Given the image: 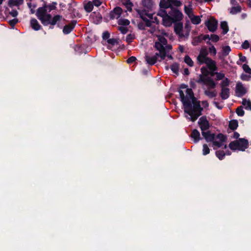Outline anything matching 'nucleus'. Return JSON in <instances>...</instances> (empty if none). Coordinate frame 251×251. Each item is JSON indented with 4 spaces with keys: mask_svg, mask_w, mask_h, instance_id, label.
<instances>
[{
    "mask_svg": "<svg viewBox=\"0 0 251 251\" xmlns=\"http://www.w3.org/2000/svg\"><path fill=\"white\" fill-rule=\"evenodd\" d=\"M231 51L230 47L228 46H226L222 48V54L224 57L228 55Z\"/></svg>",
    "mask_w": 251,
    "mask_h": 251,
    "instance_id": "34",
    "label": "nucleus"
},
{
    "mask_svg": "<svg viewBox=\"0 0 251 251\" xmlns=\"http://www.w3.org/2000/svg\"><path fill=\"white\" fill-rule=\"evenodd\" d=\"M136 60V58L135 56H132L127 59L126 62L128 64H132L133 62H134Z\"/></svg>",
    "mask_w": 251,
    "mask_h": 251,
    "instance_id": "62",
    "label": "nucleus"
},
{
    "mask_svg": "<svg viewBox=\"0 0 251 251\" xmlns=\"http://www.w3.org/2000/svg\"><path fill=\"white\" fill-rule=\"evenodd\" d=\"M159 6L161 8H164L165 9L168 8H170L171 9L172 7H173V5L170 4L167 0H160Z\"/></svg>",
    "mask_w": 251,
    "mask_h": 251,
    "instance_id": "20",
    "label": "nucleus"
},
{
    "mask_svg": "<svg viewBox=\"0 0 251 251\" xmlns=\"http://www.w3.org/2000/svg\"><path fill=\"white\" fill-rule=\"evenodd\" d=\"M198 83H203L207 85L210 88L214 89L216 86V83L211 77H207L206 79H203L202 78L196 80Z\"/></svg>",
    "mask_w": 251,
    "mask_h": 251,
    "instance_id": "6",
    "label": "nucleus"
},
{
    "mask_svg": "<svg viewBox=\"0 0 251 251\" xmlns=\"http://www.w3.org/2000/svg\"><path fill=\"white\" fill-rule=\"evenodd\" d=\"M220 27L223 30L222 33L223 34H226L229 30L227 23L226 21L221 22Z\"/></svg>",
    "mask_w": 251,
    "mask_h": 251,
    "instance_id": "23",
    "label": "nucleus"
},
{
    "mask_svg": "<svg viewBox=\"0 0 251 251\" xmlns=\"http://www.w3.org/2000/svg\"><path fill=\"white\" fill-rule=\"evenodd\" d=\"M76 24V21L75 20L72 21L70 23L65 25L63 29V32L64 34H68L71 32V31L75 28Z\"/></svg>",
    "mask_w": 251,
    "mask_h": 251,
    "instance_id": "10",
    "label": "nucleus"
},
{
    "mask_svg": "<svg viewBox=\"0 0 251 251\" xmlns=\"http://www.w3.org/2000/svg\"><path fill=\"white\" fill-rule=\"evenodd\" d=\"M201 134L207 142H213L215 139V134L210 131L201 132Z\"/></svg>",
    "mask_w": 251,
    "mask_h": 251,
    "instance_id": "13",
    "label": "nucleus"
},
{
    "mask_svg": "<svg viewBox=\"0 0 251 251\" xmlns=\"http://www.w3.org/2000/svg\"><path fill=\"white\" fill-rule=\"evenodd\" d=\"M215 154L219 160H222L224 158L226 153L224 151L219 150L216 151Z\"/></svg>",
    "mask_w": 251,
    "mask_h": 251,
    "instance_id": "35",
    "label": "nucleus"
},
{
    "mask_svg": "<svg viewBox=\"0 0 251 251\" xmlns=\"http://www.w3.org/2000/svg\"><path fill=\"white\" fill-rule=\"evenodd\" d=\"M238 146H239L238 141H237V140L235 141H231L229 143L228 147L231 150L235 151L237 150H238Z\"/></svg>",
    "mask_w": 251,
    "mask_h": 251,
    "instance_id": "31",
    "label": "nucleus"
},
{
    "mask_svg": "<svg viewBox=\"0 0 251 251\" xmlns=\"http://www.w3.org/2000/svg\"><path fill=\"white\" fill-rule=\"evenodd\" d=\"M219 36L216 34H211L210 36V40L213 42L216 43L219 41Z\"/></svg>",
    "mask_w": 251,
    "mask_h": 251,
    "instance_id": "53",
    "label": "nucleus"
},
{
    "mask_svg": "<svg viewBox=\"0 0 251 251\" xmlns=\"http://www.w3.org/2000/svg\"><path fill=\"white\" fill-rule=\"evenodd\" d=\"M184 61L189 66L193 67L194 66V62L189 55L185 56Z\"/></svg>",
    "mask_w": 251,
    "mask_h": 251,
    "instance_id": "36",
    "label": "nucleus"
},
{
    "mask_svg": "<svg viewBox=\"0 0 251 251\" xmlns=\"http://www.w3.org/2000/svg\"><path fill=\"white\" fill-rule=\"evenodd\" d=\"M204 94L210 98L215 97L217 95V93L215 90L210 91L209 90H205L204 92Z\"/></svg>",
    "mask_w": 251,
    "mask_h": 251,
    "instance_id": "33",
    "label": "nucleus"
},
{
    "mask_svg": "<svg viewBox=\"0 0 251 251\" xmlns=\"http://www.w3.org/2000/svg\"><path fill=\"white\" fill-rule=\"evenodd\" d=\"M238 126V122L237 120H232L229 121L228 127L230 129L235 130L237 128Z\"/></svg>",
    "mask_w": 251,
    "mask_h": 251,
    "instance_id": "22",
    "label": "nucleus"
},
{
    "mask_svg": "<svg viewBox=\"0 0 251 251\" xmlns=\"http://www.w3.org/2000/svg\"><path fill=\"white\" fill-rule=\"evenodd\" d=\"M210 152V149L208 148L207 145L204 144L202 146V154L203 155H206L209 153Z\"/></svg>",
    "mask_w": 251,
    "mask_h": 251,
    "instance_id": "46",
    "label": "nucleus"
},
{
    "mask_svg": "<svg viewBox=\"0 0 251 251\" xmlns=\"http://www.w3.org/2000/svg\"><path fill=\"white\" fill-rule=\"evenodd\" d=\"M8 4L10 7L14 6H19L20 5L16 0H8Z\"/></svg>",
    "mask_w": 251,
    "mask_h": 251,
    "instance_id": "49",
    "label": "nucleus"
},
{
    "mask_svg": "<svg viewBox=\"0 0 251 251\" xmlns=\"http://www.w3.org/2000/svg\"><path fill=\"white\" fill-rule=\"evenodd\" d=\"M245 108L246 110H251V101L249 100L247 102L246 105H245Z\"/></svg>",
    "mask_w": 251,
    "mask_h": 251,
    "instance_id": "64",
    "label": "nucleus"
},
{
    "mask_svg": "<svg viewBox=\"0 0 251 251\" xmlns=\"http://www.w3.org/2000/svg\"><path fill=\"white\" fill-rule=\"evenodd\" d=\"M179 67V64L176 62H175L170 66V69L174 74L178 75Z\"/></svg>",
    "mask_w": 251,
    "mask_h": 251,
    "instance_id": "28",
    "label": "nucleus"
},
{
    "mask_svg": "<svg viewBox=\"0 0 251 251\" xmlns=\"http://www.w3.org/2000/svg\"><path fill=\"white\" fill-rule=\"evenodd\" d=\"M191 22L194 25H198L201 22L200 17L198 16H194L193 18H191Z\"/></svg>",
    "mask_w": 251,
    "mask_h": 251,
    "instance_id": "39",
    "label": "nucleus"
},
{
    "mask_svg": "<svg viewBox=\"0 0 251 251\" xmlns=\"http://www.w3.org/2000/svg\"><path fill=\"white\" fill-rule=\"evenodd\" d=\"M143 21L145 22V25L147 27H151L153 22L148 19L147 18H143Z\"/></svg>",
    "mask_w": 251,
    "mask_h": 251,
    "instance_id": "56",
    "label": "nucleus"
},
{
    "mask_svg": "<svg viewBox=\"0 0 251 251\" xmlns=\"http://www.w3.org/2000/svg\"><path fill=\"white\" fill-rule=\"evenodd\" d=\"M230 84V80L227 78L225 77L223 80L221 82L220 85L221 88H227Z\"/></svg>",
    "mask_w": 251,
    "mask_h": 251,
    "instance_id": "29",
    "label": "nucleus"
},
{
    "mask_svg": "<svg viewBox=\"0 0 251 251\" xmlns=\"http://www.w3.org/2000/svg\"><path fill=\"white\" fill-rule=\"evenodd\" d=\"M47 4H45L42 7H40L37 10L36 15L37 18L41 21L44 26L50 25V28L53 29L54 26L57 25V27L59 26L62 16L59 15H56L52 17L51 14H47Z\"/></svg>",
    "mask_w": 251,
    "mask_h": 251,
    "instance_id": "1",
    "label": "nucleus"
},
{
    "mask_svg": "<svg viewBox=\"0 0 251 251\" xmlns=\"http://www.w3.org/2000/svg\"><path fill=\"white\" fill-rule=\"evenodd\" d=\"M118 23L119 25L126 26L129 25L130 22L127 19H120L119 20Z\"/></svg>",
    "mask_w": 251,
    "mask_h": 251,
    "instance_id": "37",
    "label": "nucleus"
},
{
    "mask_svg": "<svg viewBox=\"0 0 251 251\" xmlns=\"http://www.w3.org/2000/svg\"><path fill=\"white\" fill-rule=\"evenodd\" d=\"M241 10L242 8L240 5H237V6H232L231 7L229 12L232 15H235L241 12Z\"/></svg>",
    "mask_w": 251,
    "mask_h": 251,
    "instance_id": "26",
    "label": "nucleus"
},
{
    "mask_svg": "<svg viewBox=\"0 0 251 251\" xmlns=\"http://www.w3.org/2000/svg\"><path fill=\"white\" fill-rule=\"evenodd\" d=\"M209 75H210L211 76H214L216 75V73H217V72H216L218 70V67H216L215 69H209Z\"/></svg>",
    "mask_w": 251,
    "mask_h": 251,
    "instance_id": "60",
    "label": "nucleus"
},
{
    "mask_svg": "<svg viewBox=\"0 0 251 251\" xmlns=\"http://www.w3.org/2000/svg\"><path fill=\"white\" fill-rule=\"evenodd\" d=\"M205 25L210 31L214 32L217 28L218 21L214 18H211L205 21Z\"/></svg>",
    "mask_w": 251,
    "mask_h": 251,
    "instance_id": "5",
    "label": "nucleus"
},
{
    "mask_svg": "<svg viewBox=\"0 0 251 251\" xmlns=\"http://www.w3.org/2000/svg\"><path fill=\"white\" fill-rule=\"evenodd\" d=\"M242 80L248 81L250 79V76L246 74H242L240 76Z\"/></svg>",
    "mask_w": 251,
    "mask_h": 251,
    "instance_id": "63",
    "label": "nucleus"
},
{
    "mask_svg": "<svg viewBox=\"0 0 251 251\" xmlns=\"http://www.w3.org/2000/svg\"><path fill=\"white\" fill-rule=\"evenodd\" d=\"M198 124L201 132H205V131L208 130L210 127L209 123L205 116H202L199 119Z\"/></svg>",
    "mask_w": 251,
    "mask_h": 251,
    "instance_id": "4",
    "label": "nucleus"
},
{
    "mask_svg": "<svg viewBox=\"0 0 251 251\" xmlns=\"http://www.w3.org/2000/svg\"><path fill=\"white\" fill-rule=\"evenodd\" d=\"M173 23L171 17L170 15L166 16L164 18H163V24L166 26H169Z\"/></svg>",
    "mask_w": 251,
    "mask_h": 251,
    "instance_id": "24",
    "label": "nucleus"
},
{
    "mask_svg": "<svg viewBox=\"0 0 251 251\" xmlns=\"http://www.w3.org/2000/svg\"><path fill=\"white\" fill-rule=\"evenodd\" d=\"M225 77V75L224 73L221 72H217L216 73V80H223Z\"/></svg>",
    "mask_w": 251,
    "mask_h": 251,
    "instance_id": "45",
    "label": "nucleus"
},
{
    "mask_svg": "<svg viewBox=\"0 0 251 251\" xmlns=\"http://www.w3.org/2000/svg\"><path fill=\"white\" fill-rule=\"evenodd\" d=\"M236 113L239 116H243L245 114V112L243 110V107L242 106H239L236 109Z\"/></svg>",
    "mask_w": 251,
    "mask_h": 251,
    "instance_id": "42",
    "label": "nucleus"
},
{
    "mask_svg": "<svg viewBox=\"0 0 251 251\" xmlns=\"http://www.w3.org/2000/svg\"><path fill=\"white\" fill-rule=\"evenodd\" d=\"M183 28V25L182 23H177L175 24L174 26V30L176 34H179L181 36H183V35L180 33L182 31Z\"/></svg>",
    "mask_w": 251,
    "mask_h": 251,
    "instance_id": "21",
    "label": "nucleus"
},
{
    "mask_svg": "<svg viewBox=\"0 0 251 251\" xmlns=\"http://www.w3.org/2000/svg\"><path fill=\"white\" fill-rule=\"evenodd\" d=\"M184 11L185 13L190 17V15L192 13V9L188 8L186 5L184 6Z\"/></svg>",
    "mask_w": 251,
    "mask_h": 251,
    "instance_id": "58",
    "label": "nucleus"
},
{
    "mask_svg": "<svg viewBox=\"0 0 251 251\" xmlns=\"http://www.w3.org/2000/svg\"><path fill=\"white\" fill-rule=\"evenodd\" d=\"M143 6L146 8L148 11L151 10L152 7V2L151 0H142Z\"/></svg>",
    "mask_w": 251,
    "mask_h": 251,
    "instance_id": "25",
    "label": "nucleus"
},
{
    "mask_svg": "<svg viewBox=\"0 0 251 251\" xmlns=\"http://www.w3.org/2000/svg\"><path fill=\"white\" fill-rule=\"evenodd\" d=\"M118 29L123 34H125L128 32L127 28L123 26H119Z\"/></svg>",
    "mask_w": 251,
    "mask_h": 251,
    "instance_id": "52",
    "label": "nucleus"
},
{
    "mask_svg": "<svg viewBox=\"0 0 251 251\" xmlns=\"http://www.w3.org/2000/svg\"><path fill=\"white\" fill-rule=\"evenodd\" d=\"M154 47L155 49L160 52H163L166 50V49L164 47V45H162L160 42H155V44Z\"/></svg>",
    "mask_w": 251,
    "mask_h": 251,
    "instance_id": "30",
    "label": "nucleus"
},
{
    "mask_svg": "<svg viewBox=\"0 0 251 251\" xmlns=\"http://www.w3.org/2000/svg\"><path fill=\"white\" fill-rule=\"evenodd\" d=\"M123 12L122 9L120 7H116L110 13L111 19H114L117 16V18H119Z\"/></svg>",
    "mask_w": 251,
    "mask_h": 251,
    "instance_id": "14",
    "label": "nucleus"
},
{
    "mask_svg": "<svg viewBox=\"0 0 251 251\" xmlns=\"http://www.w3.org/2000/svg\"><path fill=\"white\" fill-rule=\"evenodd\" d=\"M30 25L31 27L36 31H38L41 29L42 26L39 24L37 20L35 18H32L30 20Z\"/></svg>",
    "mask_w": 251,
    "mask_h": 251,
    "instance_id": "17",
    "label": "nucleus"
},
{
    "mask_svg": "<svg viewBox=\"0 0 251 251\" xmlns=\"http://www.w3.org/2000/svg\"><path fill=\"white\" fill-rule=\"evenodd\" d=\"M186 93L187 95L188 96V98H192L194 96L193 90L191 88H187L186 90Z\"/></svg>",
    "mask_w": 251,
    "mask_h": 251,
    "instance_id": "57",
    "label": "nucleus"
},
{
    "mask_svg": "<svg viewBox=\"0 0 251 251\" xmlns=\"http://www.w3.org/2000/svg\"><path fill=\"white\" fill-rule=\"evenodd\" d=\"M138 14L139 15L140 17L143 20V18H146L145 16H149V14L145 9L139 10L137 11Z\"/></svg>",
    "mask_w": 251,
    "mask_h": 251,
    "instance_id": "38",
    "label": "nucleus"
},
{
    "mask_svg": "<svg viewBox=\"0 0 251 251\" xmlns=\"http://www.w3.org/2000/svg\"><path fill=\"white\" fill-rule=\"evenodd\" d=\"M244 71L249 74H251V69L250 68L248 65L244 64L242 66Z\"/></svg>",
    "mask_w": 251,
    "mask_h": 251,
    "instance_id": "51",
    "label": "nucleus"
},
{
    "mask_svg": "<svg viewBox=\"0 0 251 251\" xmlns=\"http://www.w3.org/2000/svg\"><path fill=\"white\" fill-rule=\"evenodd\" d=\"M208 68L205 66H202L201 68V74L200 75H199V78L201 79V78H202V79H206V77H209V70H208Z\"/></svg>",
    "mask_w": 251,
    "mask_h": 251,
    "instance_id": "18",
    "label": "nucleus"
},
{
    "mask_svg": "<svg viewBox=\"0 0 251 251\" xmlns=\"http://www.w3.org/2000/svg\"><path fill=\"white\" fill-rule=\"evenodd\" d=\"M168 15H169V14L167 13V11H166V10L165 9H163V10L162 9L160 10L157 14L158 16H159L162 17V18H164L165 17H166V16H167Z\"/></svg>",
    "mask_w": 251,
    "mask_h": 251,
    "instance_id": "50",
    "label": "nucleus"
},
{
    "mask_svg": "<svg viewBox=\"0 0 251 251\" xmlns=\"http://www.w3.org/2000/svg\"><path fill=\"white\" fill-rule=\"evenodd\" d=\"M242 48L244 49H248L250 47V44L248 40H245L242 44Z\"/></svg>",
    "mask_w": 251,
    "mask_h": 251,
    "instance_id": "61",
    "label": "nucleus"
},
{
    "mask_svg": "<svg viewBox=\"0 0 251 251\" xmlns=\"http://www.w3.org/2000/svg\"><path fill=\"white\" fill-rule=\"evenodd\" d=\"M171 4L176 7L180 6L182 5V3L180 0H167Z\"/></svg>",
    "mask_w": 251,
    "mask_h": 251,
    "instance_id": "41",
    "label": "nucleus"
},
{
    "mask_svg": "<svg viewBox=\"0 0 251 251\" xmlns=\"http://www.w3.org/2000/svg\"><path fill=\"white\" fill-rule=\"evenodd\" d=\"M158 41H156V42H160L163 45H166L167 44V39L163 36L159 35L158 36Z\"/></svg>",
    "mask_w": 251,
    "mask_h": 251,
    "instance_id": "44",
    "label": "nucleus"
},
{
    "mask_svg": "<svg viewBox=\"0 0 251 251\" xmlns=\"http://www.w3.org/2000/svg\"><path fill=\"white\" fill-rule=\"evenodd\" d=\"M134 38H135L134 35L132 34H129L127 35V36L126 37V41L127 43H130L132 41L133 39H134Z\"/></svg>",
    "mask_w": 251,
    "mask_h": 251,
    "instance_id": "54",
    "label": "nucleus"
},
{
    "mask_svg": "<svg viewBox=\"0 0 251 251\" xmlns=\"http://www.w3.org/2000/svg\"><path fill=\"white\" fill-rule=\"evenodd\" d=\"M191 137L194 139L195 143H197L201 139L200 132L196 129L192 130L191 133Z\"/></svg>",
    "mask_w": 251,
    "mask_h": 251,
    "instance_id": "16",
    "label": "nucleus"
},
{
    "mask_svg": "<svg viewBox=\"0 0 251 251\" xmlns=\"http://www.w3.org/2000/svg\"><path fill=\"white\" fill-rule=\"evenodd\" d=\"M145 60L148 64L151 66H152L154 65L156 62L157 60L155 59V57L150 56L148 55H146L145 56Z\"/></svg>",
    "mask_w": 251,
    "mask_h": 251,
    "instance_id": "19",
    "label": "nucleus"
},
{
    "mask_svg": "<svg viewBox=\"0 0 251 251\" xmlns=\"http://www.w3.org/2000/svg\"><path fill=\"white\" fill-rule=\"evenodd\" d=\"M198 64L200 65L205 64L207 66L206 67L208 69H212L213 68L215 69L216 67H217V65H216V61L212 60L211 58H210L209 57L207 58L205 60H204L201 61V62L199 63Z\"/></svg>",
    "mask_w": 251,
    "mask_h": 251,
    "instance_id": "9",
    "label": "nucleus"
},
{
    "mask_svg": "<svg viewBox=\"0 0 251 251\" xmlns=\"http://www.w3.org/2000/svg\"><path fill=\"white\" fill-rule=\"evenodd\" d=\"M107 42L109 44H110L112 46H114L115 45L119 44L118 40L117 39H115V38L109 39L107 40Z\"/></svg>",
    "mask_w": 251,
    "mask_h": 251,
    "instance_id": "47",
    "label": "nucleus"
},
{
    "mask_svg": "<svg viewBox=\"0 0 251 251\" xmlns=\"http://www.w3.org/2000/svg\"><path fill=\"white\" fill-rule=\"evenodd\" d=\"M124 4L128 11H132V7L133 6V3L130 1V0H126Z\"/></svg>",
    "mask_w": 251,
    "mask_h": 251,
    "instance_id": "40",
    "label": "nucleus"
},
{
    "mask_svg": "<svg viewBox=\"0 0 251 251\" xmlns=\"http://www.w3.org/2000/svg\"><path fill=\"white\" fill-rule=\"evenodd\" d=\"M208 50H209V52L211 54H213V55H215L216 54L217 50H216V48H215V47L213 45H211V46H210Z\"/></svg>",
    "mask_w": 251,
    "mask_h": 251,
    "instance_id": "55",
    "label": "nucleus"
},
{
    "mask_svg": "<svg viewBox=\"0 0 251 251\" xmlns=\"http://www.w3.org/2000/svg\"><path fill=\"white\" fill-rule=\"evenodd\" d=\"M215 138L219 139L221 142H224L227 139V136L222 133H219Z\"/></svg>",
    "mask_w": 251,
    "mask_h": 251,
    "instance_id": "43",
    "label": "nucleus"
},
{
    "mask_svg": "<svg viewBox=\"0 0 251 251\" xmlns=\"http://www.w3.org/2000/svg\"><path fill=\"white\" fill-rule=\"evenodd\" d=\"M94 7L93 3L89 1L84 4V9L87 12H90L92 11Z\"/></svg>",
    "mask_w": 251,
    "mask_h": 251,
    "instance_id": "32",
    "label": "nucleus"
},
{
    "mask_svg": "<svg viewBox=\"0 0 251 251\" xmlns=\"http://www.w3.org/2000/svg\"><path fill=\"white\" fill-rule=\"evenodd\" d=\"M208 54V51L206 48H201L200 50V53L197 56V62L200 63L203 60H205L207 58H209L207 55Z\"/></svg>",
    "mask_w": 251,
    "mask_h": 251,
    "instance_id": "12",
    "label": "nucleus"
},
{
    "mask_svg": "<svg viewBox=\"0 0 251 251\" xmlns=\"http://www.w3.org/2000/svg\"><path fill=\"white\" fill-rule=\"evenodd\" d=\"M169 14L171 17L173 23L179 22L183 18L182 12L174 7H172L171 11L169 12Z\"/></svg>",
    "mask_w": 251,
    "mask_h": 251,
    "instance_id": "3",
    "label": "nucleus"
},
{
    "mask_svg": "<svg viewBox=\"0 0 251 251\" xmlns=\"http://www.w3.org/2000/svg\"><path fill=\"white\" fill-rule=\"evenodd\" d=\"M178 91L179 92L181 101L183 103V106L186 107L187 108H191V102L188 97L187 96L185 97L184 96V93L182 90L179 89Z\"/></svg>",
    "mask_w": 251,
    "mask_h": 251,
    "instance_id": "7",
    "label": "nucleus"
},
{
    "mask_svg": "<svg viewBox=\"0 0 251 251\" xmlns=\"http://www.w3.org/2000/svg\"><path fill=\"white\" fill-rule=\"evenodd\" d=\"M239 146H238V150L241 151H245L246 149L249 147V142L247 139L245 138H239Z\"/></svg>",
    "mask_w": 251,
    "mask_h": 251,
    "instance_id": "11",
    "label": "nucleus"
},
{
    "mask_svg": "<svg viewBox=\"0 0 251 251\" xmlns=\"http://www.w3.org/2000/svg\"><path fill=\"white\" fill-rule=\"evenodd\" d=\"M221 99L223 100L227 99L230 96V89L228 88H221V91L220 93Z\"/></svg>",
    "mask_w": 251,
    "mask_h": 251,
    "instance_id": "15",
    "label": "nucleus"
},
{
    "mask_svg": "<svg viewBox=\"0 0 251 251\" xmlns=\"http://www.w3.org/2000/svg\"><path fill=\"white\" fill-rule=\"evenodd\" d=\"M57 4L56 2H52L51 4L47 5V8H49V12H50L51 10H55Z\"/></svg>",
    "mask_w": 251,
    "mask_h": 251,
    "instance_id": "48",
    "label": "nucleus"
},
{
    "mask_svg": "<svg viewBox=\"0 0 251 251\" xmlns=\"http://www.w3.org/2000/svg\"><path fill=\"white\" fill-rule=\"evenodd\" d=\"M18 22V19H14L9 21L8 23L9 25L12 27H14L15 25Z\"/></svg>",
    "mask_w": 251,
    "mask_h": 251,
    "instance_id": "59",
    "label": "nucleus"
},
{
    "mask_svg": "<svg viewBox=\"0 0 251 251\" xmlns=\"http://www.w3.org/2000/svg\"><path fill=\"white\" fill-rule=\"evenodd\" d=\"M235 93L238 97L243 96L247 93L246 88L243 86L241 82L237 83L235 88Z\"/></svg>",
    "mask_w": 251,
    "mask_h": 251,
    "instance_id": "8",
    "label": "nucleus"
},
{
    "mask_svg": "<svg viewBox=\"0 0 251 251\" xmlns=\"http://www.w3.org/2000/svg\"><path fill=\"white\" fill-rule=\"evenodd\" d=\"M202 34L195 37L192 42V44L194 46H197L202 41Z\"/></svg>",
    "mask_w": 251,
    "mask_h": 251,
    "instance_id": "27",
    "label": "nucleus"
},
{
    "mask_svg": "<svg viewBox=\"0 0 251 251\" xmlns=\"http://www.w3.org/2000/svg\"><path fill=\"white\" fill-rule=\"evenodd\" d=\"M189 99L191 102V108L184 107V111L185 113L190 116L188 119L192 122H194L202 115L203 108L201 106L200 101L197 100L194 96Z\"/></svg>",
    "mask_w": 251,
    "mask_h": 251,
    "instance_id": "2",
    "label": "nucleus"
}]
</instances>
